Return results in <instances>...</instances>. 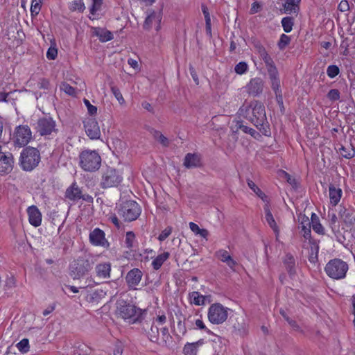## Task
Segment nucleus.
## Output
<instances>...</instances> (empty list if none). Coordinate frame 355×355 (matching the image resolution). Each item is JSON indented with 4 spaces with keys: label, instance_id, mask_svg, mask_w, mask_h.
Segmentation results:
<instances>
[{
    "label": "nucleus",
    "instance_id": "21",
    "mask_svg": "<svg viewBox=\"0 0 355 355\" xmlns=\"http://www.w3.org/2000/svg\"><path fill=\"white\" fill-rule=\"evenodd\" d=\"M338 216L347 227H352L355 224V211L350 209L340 206Z\"/></svg>",
    "mask_w": 355,
    "mask_h": 355
},
{
    "label": "nucleus",
    "instance_id": "15",
    "mask_svg": "<svg viewBox=\"0 0 355 355\" xmlns=\"http://www.w3.org/2000/svg\"><path fill=\"white\" fill-rule=\"evenodd\" d=\"M210 343H205L203 340L195 343H187L183 347L184 355H200L201 352L209 347Z\"/></svg>",
    "mask_w": 355,
    "mask_h": 355
},
{
    "label": "nucleus",
    "instance_id": "27",
    "mask_svg": "<svg viewBox=\"0 0 355 355\" xmlns=\"http://www.w3.org/2000/svg\"><path fill=\"white\" fill-rule=\"evenodd\" d=\"M343 195V191L340 188L336 187L333 184L329 187V196L330 203L333 206H336L340 200Z\"/></svg>",
    "mask_w": 355,
    "mask_h": 355
},
{
    "label": "nucleus",
    "instance_id": "57",
    "mask_svg": "<svg viewBox=\"0 0 355 355\" xmlns=\"http://www.w3.org/2000/svg\"><path fill=\"white\" fill-rule=\"evenodd\" d=\"M260 58L263 60L266 67L275 64L272 58L268 55L267 51L265 53L261 55Z\"/></svg>",
    "mask_w": 355,
    "mask_h": 355
},
{
    "label": "nucleus",
    "instance_id": "18",
    "mask_svg": "<svg viewBox=\"0 0 355 355\" xmlns=\"http://www.w3.org/2000/svg\"><path fill=\"white\" fill-rule=\"evenodd\" d=\"M142 329L145 331L148 339L153 343L161 344L159 343V328L155 324V322L144 321L142 322Z\"/></svg>",
    "mask_w": 355,
    "mask_h": 355
},
{
    "label": "nucleus",
    "instance_id": "26",
    "mask_svg": "<svg viewBox=\"0 0 355 355\" xmlns=\"http://www.w3.org/2000/svg\"><path fill=\"white\" fill-rule=\"evenodd\" d=\"M201 165L200 157L196 153H188L184 159V166L187 168L199 167Z\"/></svg>",
    "mask_w": 355,
    "mask_h": 355
},
{
    "label": "nucleus",
    "instance_id": "61",
    "mask_svg": "<svg viewBox=\"0 0 355 355\" xmlns=\"http://www.w3.org/2000/svg\"><path fill=\"white\" fill-rule=\"evenodd\" d=\"M280 313L291 326H292L293 327H297L296 322L291 319L288 316H287L284 311L281 310Z\"/></svg>",
    "mask_w": 355,
    "mask_h": 355
},
{
    "label": "nucleus",
    "instance_id": "25",
    "mask_svg": "<svg viewBox=\"0 0 355 355\" xmlns=\"http://www.w3.org/2000/svg\"><path fill=\"white\" fill-rule=\"evenodd\" d=\"M216 257L222 262L225 263L231 269L234 270V267L237 265V263L232 259L227 250H218L216 252Z\"/></svg>",
    "mask_w": 355,
    "mask_h": 355
},
{
    "label": "nucleus",
    "instance_id": "8",
    "mask_svg": "<svg viewBox=\"0 0 355 355\" xmlns=\"http://www.w3.org/2000/svg\"><path fill=\"white\" fill-rule=\"evenodd\" d=\"M123 180L119 171L112 168H107L102 173L100 185L103 189L116 187Z\"/></svg>",
    "mask_w": 355,
    "mask_h": 355
},
{
    "label": "nucleus",
    "instance_id": "49",
    "mask_svg": "<svg viewBox=\"0 0 355 355\" xmlns=\"http://www.w3.org/2000/svg\"><path fill=\"white\" fill-rule=\"evenodd\" d=\"M248 69V66L245 62H240L235 66L234 71L237 74L241 75L245 73Z\"/></svg>",
    "mask_w": 355,
    "mask_h": 355
},
{
    "label": "nucleus",
    "instance_id": "12",
    "mask_svg": "<svg viewBox=\"0 0 355 355\" xmlns=\"http://www.w3.org/2000/svg\"><path fill=\"white\" fill-rule=\"evenodd\" d=\"M252 117L251 123L256 127L261 126L266 121L265 107L263 103L259 101H254L252 102Z\"/></svg>",
    "mask_w": 355,
    "mask_h": 355
},
{
    "label": "nucleus",
    "instance_id": "44",
    "mask_svg": "<svg viewBox=\"0 0 355 355\" xmlns=\"http://www.w3.org/2000/svg\"><path fill=\"white\" fill-rule=\"evenodd\" d=\"M291 37L286 34H282L280 35L279 40L277 43L278 48L280 50H284L290 44Z\"/></svg>",
    "mask_w": 355,
    "mask_h": 355
},
{
    "label": "nucleus",
    "instance_id": "53",
    "mask_svg": "<svg viewBox=\"0 0 355 355\" xmlns=\"http://www.w3.org/2000/svg\"><path fill=\"white\" fill-rule=\"evenodd\" d=\"M83 102L87 108L88 113L90 115L94 116L97 114V107L92 105L89 100L84 98Z\"/></svg>",
    "mask_w": 355,
    "mask_h": 355
},
{
    "label": "nucleus",
    "instance_id": "52",
    "mask_svg": "<svg viewBox=\"0 0 355 355\" xmlns=\"http://www.w3.org/2000/svg\"><path fill=\"white\" fill-rule=\"evenodd\" d=\"M339 71V68L336 65H329L327 69V76L331 78L336 77Z\"/></svg>",
    "mask_w": 355,
    "mask_h": 355
},
{
    "label": "nucleus",
    "instance_id": "30",
    "mask_svg": "<svg viewBox=\"0 0 355 355\" xmlns=\"http://www.w3.org/2000/svg\"><path fill=\"white\" fill-rule=\"evenodd\" d=\"M264 212H265V218L266 220L269 225V226L272 229L274 232L277 235L279 232V230L277 223L274 219V217L270 210L269 205L266 204L264 206Z\"/></svg>",
    "mask_w": 355,
    "mask_h": 355
},
{
    "label": "nucleus",
    "instance_id": "34",
    "mask_svg": "<svg viewBox=\"0 0 355 355\" xmlns=\"http://www.w3.org/2000/svg\"><path fill=\"white\" fill-rule=\"evenodd\" d=\"M301 227L303 236L308 239L311 237V222L306 216H302Z\"/></svg>",
    "mask_w": 355,
    "mask_h": 355
},
{
    "label": "nucleus",
    "instance_id": "59",
    "mask_svg": "<svg viewBox=\"0 0 355 355\" xmlns=\"http://www.w3.org/2000/svg\"><path fill=\"white\" fill-rule=\"evenodd\" d=\"M338 9L340 12H346V11L349 10V6L348 1L346 0L341 1L338 6Z\"/></svg>",
    "mask_w": 355,
    "mask_h": 355
},
{
    "label": "nucleus",
    "instance_id": "20",
    "mask_svg": "<svg viewBox=\"0 0 355 355\" xmlns=\"http://www.w3.org/2000/svg\"><path fill=\"white\" fill-rule=\"evenodd\" d=\"M264 83L261 78H254L250 80L245 88L248 94L252 96H259L263 90Z\"/></svg>",
    "mask_w": 355,
    "mask_h": 355
},
{
    "label": "nucleus",
    "instance_id": "3",
    "mask_svg": "<svg viewBox=\"0 0 355 355\" xmlns=\"http://www.w3.org/2000/svg\"><path fill=\"white\" fill-rule=\"evenodd\" d=\"M116 313L124 320L130 323H135L140 320L142 310L132 304L119 300L117 302Z\"/></svg>",
    "mask_w": 355,
    "mask_h": 355
},
{
    "label": "nucleus",
    "instance_id": "7",
    "mask_svg": "<svg viewBox=\"0 0 355 355\" xmlns=\"http://www.w3.org/2000/svg\"><path fill=\"white\" fill-rule=\"evenodd\" d=\"M229 309L220 303H214L210 306L208 310V319L214 324L223 323L228 317Z\"/></svg>",
    "mask_w": 355,
    "mask_h": 355
},
{
    "label": "nucleus",
    "instance_id": "5",
    "mask_svg": "<svg viewBox=\"0 0 355 355\" xmlns=\"http://www.w3.org/2000/svg\"><path fill=\"white\" fill-rule=\"evenodd\" d=\"M348 264L340 259L330 260L324 268L327 275L331 279L339 280L346 277Z\"/></svg>",
    "mask_w": 355,
    "mask_h": 355
},
{
    "label": "nucleus",
    "instance_id": "11",
    "mask_svg": "<svg viewBox=\"0 0 355 355\" xmlns=\"http://www.w3.org/2000/svg\"><path fill=\"white\" fill-rule=\"evenodd\" d=\"M55 121L52 117L45 116L40 118L37 121L35 129L41 136L50 135L53 132H56Z\"/></svg>",
    "mask_w": 355,
    "mask_h": 355
},
{
    "label": "nucleus",
    "instance_id": "1",
    "mask_svg": "<svg viewBox=\"0 0 355 355\" xmlns=\"http://www.w3.org/2000/svg\"><path fill=\"white\" fill-rule=\"evenodd\" d=\"M96 261V257L91 253H84L70 265V275L73 279L84 277L92 269Z\"/></svg>",
    "mask_w": 355,
    "mask_h": 355
},
{
    "label": "nucleus",
    "instance_id": "33",
    "mask_svg": "<svg viewBox=\"0 0 355 355\" xmlns=\"http://www.w3.org/2000/svg\"><path fill=\"white\" fill-rule=\"evenodd\" d=\"M189 300L191 304L202 306L205 304L206 296L201 295L198 291H193L189 293Z\"/></svg>",
    "mask_w": 355,
    "mask_h": 355
},
{
    "label": "nucleus",
    "instance_id": "50",
    "mask_svg": "<svg viewBox=\"0 0 355 355\" xmlns=\"http://www.w3.org/2000/svg\"><path fill=\"white\" fill-rule=\"evenodd\" d=\"M92 4L89 9L90 14L94 15L97 11L100 10L103 0H92Z\"/></svg>",
    "mask_w": 355,
    "mask_h": 355
},
{
    "label": "nucleus",
    "instance_id": "46",
    "mask_svg": "<svg viewBox=\"0 0 355 355\" xmlns=\"http://www.w3.org/2000/svg\"><path fill=\"white\" fill-rule=\"evenodd\" d=\"M60 89L70 96H75L76 95L75 88L67 83H62L60 85Z\"/></svg>",
    "mask_w": 355,
    "mask_h": 355
},
{
    "label": "nucleus",
    "instance_id": "14",
    "mask_svg": "<svg viewBox=\"0 0 355 355\" xmlns=\"http://www.w3.org/2000/svg\"><path fill=\"white\" fill-rule=\"evenodd\" d=\"M15 159L10 152L0 153V175L9 174L14 168Z\"/></svg>",
    "mask_w": 355,
    "mask_h": 355
},
{
    "label": "nucleus",
    "instance_id": "39",
    "mask_svg": "<svg viewBox=\"0 0 355 355\" xmlns=\"http://www.w3.org/2000/svg\"><path fill=\"white\" fill-rule=\"evenodd\" d=\"M339 152L340 155L346 159H351L355 156V150L352 145H349L348 146H342L339 149Z\"/></svg>",
    "mask_w": 355,
    "mask_h": 355
},
{
    "label": "nucleus",
    "instance_id": "40",
    "mask_svg": "<svg viewBox=\"0 0 355 355\" xmlns=\"http://www.w3.org/2000/svg\"><path fill=\"white\" fill-rule=\"evenodd\" d=\"M281 23L284 32L290 33L294 26V19L291 17H285L282 18Z\"/></svg>",
    "mask_w": 355,
    "mask_h": 355
},
{
    "label": "nucleus",
    "instance_id": "6",
    "mask_svg": "<svg viewBox=\"0 0 355 355\" xmlns=\"http://www.w3.org/2000/svg\"><path fill=\"white\" fill-rule=\"evenodd\" d=\"M119 214L124 220L131 222L140 216L141 207L135 201L128 200L121 205Z\"/></svg>",
    "mask_w": 355,
    "mask_h": 355
},
{
    "label": "nucleus",
    "instance_id": "29",
    "mask_svg": "<svg viewBox=\"0 0 355 355\" xmlns=\"http://www.w3.org/2000/svg\"><path fill=\"white\" fill-rule=\"evenodd\" d=\"M284 265L289 276L293 278L296 275L295 260L293 255L287 254L283 259Z\"/></svg>",
    "mask_w": 355,
    "mask_h": 355
},
{
    "label": "nucleus",
    "instance_id": "48",
    "mask_svg": "<svg viewBox=\"0 0 355 355\" xmlns=\"http://www.w3.org/2000/svg\"><path fill=\"white\" fill-rule=\"evenodd\" d=\"M111 92L121 105L125 103V100L118 87L113 85L111 86Z\"/></svg>",
    "mask_w": 355,
    "mask_h": 355
},
{
    "label": "nucleus",
    "instance_id": "28",
    "mask_svg": "<svg viewBox=\"0 0 355 355\" xmlns=\"http://www.w3.org/2000/svg\"><path fill=\"white\" fill-rule=\"evenodd\" d=\"M300 1L301 0H286L283 4L284 12L297 15L300 10Z\"/></svg>",
    "mask_w": 355,
    "mask_h": 355
},
{
    "label": "nucleus",
    "instance_id": "23",
    "mask_svg": "<svg viewBox=\"0 0 355 355\" xmlns=\"http://www.w3.org/2000/svg\"><path fill=\"white\" fill-rule=\"evenodd\" d=\"M111 263L103 262L98 263L95 267L96 277L98 279H105L110 277Z\"/></svg>",
    "mask_w": 355,
    "mask_h": 355
},
{
    "label": "nucleus",
    "instance_id": "51",
    "mask_svg": "<svg viewBox=\"0 0 355 355\" xmlns=\"http://www.w3.org/2000/svg\"><path fill=\"white\" fill-rule=\"evenodd\" d=\"M236 126L237 128L241 130L243 132L250 134L252 136L257 133V131L254 129L243 125L241 121H238L236 123Z\"/></svg>",
    "mask_w": 355,
    "mask_h": 355
},
{
    "label": "nucleus",
    "instance_id": "38",
    "mask_svg": "<svg viewBox=\"0 0 355 355\" xmlns=\"http://www.w3.org/2000/svg\"><path fill=\"white\" fill-rule=\"evenodd\" d=\"M189 228L196 235H199L206 239L209 235V232L207 230L200 229L199 226L193 222L189 223Z\"/></svg>",
    "mask_w": 355,
    "mask_h": 355
},
{
    "label": "nucleus",
    "instance_id": "22",
    "mask_svg": "<svg viewBox=\"0 0 355 355\" xmlns=\"http://www.w3.org/2000/svg\"><path fill=\"white\" fill-rule=\"evenodd\" d=\"M28 221L34 227H38L42 223V214L39 209L35 206H31L27 209Z\"/></svg>",
    "mask_w": 355,
    "mask_h": 355
},
{
    "label": "nucleus",
    "instance_id": "62",
    "mask_svg": "<svg viewBox=\"0 0 355 355\" xmlns=\"http://www.w3.org/2000/svg\"><path fill=\"white\" fill-rule=\"evenodd\" d=\"M171 233V228L165 229L162 232V233L159 235V240L164 241L165 240Z\"/></svg>",
    "mask_w": 355,
    "mask_h": 355
},
{
    "label": "nucleus",
    "instance_id": "2",
    "mask_svg": "<svg viewBox=\"0 0 355 355\" xmlns=\"http://www.w3.org/2000/svg\"><path fill=\"white\" fill-rule=\"evenodd\" d=\"M40 159V153L37 148L25 147L20 153L19 165L24 171H32L38 166Z\"/></svg>",
    "mask_w": 355,
    "mask_h": 355
},
{
    "label": "nucleus",
    "instance_id": "43",
    "mask_svg": "<svg viewBox=\"0 0 355 355\" xmlns=\"http://www.w3.org/2000/svg\"><path fill=\"white\" fill-rule=\"evenodd\" d=\"M135 241V234L133 232L129 231L126 232L125 243L127 248L132 250L134 247Z\"/></svg>",
    "mask_w": 355,
    "mask_h": 355
},
{
    "label": "nucleus",
    "instance_id": "37",
    "mask_svg": "<svg viewBox=\"0 0 355 355\" xmlns=\"http://www.w3.org/2000/svg\"><path fill=\"white\" fill-rule=\"evenodd\" d=\"M311 223H312V228L314 232L319 234H324V229L323 226L320 224L318 220V217L314 213L311 215Z\"/></svg>",
    "mask_w": 355,
    "mask_h": 355
},
{
    "label": "nucleus",
    "instance_id": "55",
    "mask_svg": "<svg viewBox=\"0 0 355 355\" xmlns=\"http://www.w3.org/2000/svg\"><path fill=\"white\" fill-rule=\"evenodd\" d=\"M327 97L331 101H337L340 98V92L336 89H332L328 92Z\"/></svg>",
    "mask_w": 355,
    "mask_h": 355
},
{
    "label": "nucleus",
    "instance_id": "13",
    "mask_svg": "<svg viewBox=\"0 0 355 355\" xmlns=\"http://www.w3.org/2000/svg\"><path fill=\"white\" fill-rule=\"evenodd\" d=\"M89 240L92 245L100 246L105 249H109L110 244L105 238V232L100 228H95L89 235Z\"/></svg>",
    "mask_w": 355,
    "mask_h": 355
},
{
    "label": "nucleus",
    "instance_id": "16",
    "mask_svg": "<svg viewBox=\"0 0 355 355\" xmlns=\"http://www.w3.org/2000/svg\"><path fill=\"white\" fill-rule=\"evenodd\" d=\"M84 128L87 135L91 139H97L101 137L98 123L95 119L88 118L84 121Z\"/></svg>",
    "mask_w": 355,
    "mask_h": 355
},
{
    "label": "nucleus",
    "instance_id": "41",
    "mask_svg": "<svg viewBox=\"0 0 355 355\" xmlns=\"http://www.w3.org/2000/svg\"><path fill=\"white\" fill-rule=\"evenodd\" d=\"M248 187L263 200L266 198V196L262 191L255 184V183L250 180H247Z\"/></svg>",
    "mask_w": 355,
    "mask_h": 355
},
{
    "label": "nucleus",
    "instance_id": "42",
    "mask_svg": "<svg viewBox=\"0 0 355 355\" xmlns=\"http://www.w3.org/2000/svg\"><path fill=\"white\" fill-rule=\"evenodd\" d=\"M85 8L83 0H73L70 6L69 9L71 11L78 10L79 12H83Z\"/></svg>",
    "mask_w": 355,
    "mask_h": 355
},
{
    "label": "nucleus",
    "instance_id": "63",
    "mask_svg": "<svg viewBox=\"0 0 355 355\" xmlns=\"http://www.w3.org/2000/svg\"><path fill=\"white\" fill-rule=\"evenodd\" d=\"M123 351V346L121 343L117 344L114 349L113 355H122Z\"/></svg>",
    "mask_w": 355,
    "mask_h": 355
},
{
    "label": "nucleus",
    "instance_id": "19",
    "mask_svg": "<svg viewBox=\"0 0 355 355\" xmlns=\"http://www.w3.org/2000/svg\"><path fill=\"white\" fill-rule=\"evenodd\" d=\"M143 277L142 272L139 268H133L128 272L125 281L130 289L136 290Z\"/></svg>",
    "mask_w": 355,
    "mask_h": 355
},
{
    "label": "nucleus",
    "instance_id": "45",
    "mask_svg": "<svg viewBox=\"0 0 355 355\" xmlns=\"http://www.w3.org/2000/svg\"><path fill=\"white\" fill-rule=\"evenodd\" d=\"M42 0H32L31 12L33 16L38 15L41 10Z\"/></svg>",
    "mask_w": 355,
    "mask_h": 355
},
{
    "label": "nucleus",
    "instance_id": "10",
    "mask_svg": "<svg viewBox=\"0 0 355 355\" xmlns=\"http://www.w3.org/2000/svg\"><path fill=\"white\" fill-rule=\"evenodd\" d=\"M64 197L73 202L82 199L87 202L92 203L94 200L92 196L83 193L81 189L78 187L76 182L72 183L71 186L66 189Z\"/></svg>",
    "mask_w": 355,
    "mask_h": 355
},
{
    "label": "nucleus",
    "instance_id": "36",
    "mask_svg": "<svg viewBox=\"0 0 355 355\" xmlns=\"http://www.w3.org/2000/svg\"><path fill=\"white\" fill-rule=\"evenodd\" d=\"M169 253L168 252H165L162 254H159L156 258L153 259L152 261V266L155 270H159L163 263L168 259Z\"/></svg>",
    "mask_w": 355,
    "mask_h": 355
},
{
    "label": "nucleus",
    "instance_id": "35",
    "mask_svg": "<svg viewBox=\"0 0 355 355\" xmlns=\"http://www.w3.org/2000/svg\"><path fill=\"white\" fill-rule=\"evenodd\" d=\"M253 106H252V102L250 103H245L239 110L238 114L246 119L251 121L252 117V110Z\"/></svg>",
    "mask_w": 355,
    "mask_h": 355
},
{
    "label": "nucleus",
    "instance_id": "47",
    "mask_svg": "<svg viewBox=\"0 0 355 355\" xmlns=\"http://www.w3.org/2000/svg\"><path fill=\"white\" fill-rule=\"evenodd\" d=\"M17 347L22 353H26L29 350V341L24 338L17 344Z\"/></svg>",
    "mask_w": 355,
    "mask_h": 355
},
{
    "label": "nucleus",
    "instance_id": "4",
    "mask_svg": "<svg viewBox=\"0 0 355 355\" xmlns=\"http://www.w3.org/2000/svg\"><path fill=\"white\" fill-rule=\"evenodd\" d=\"M80 166L85 171H95L100 168L101 156L96 150H85L79 155Z\"/></svg>",
    "mask_w": 355,
    "mask_h": 355
},
{
    "label": "nucleus",
    "instance_id": "58",
    "mask_svg": "<svg viewBox=\"0 0 355 355\" xmlns=\"http://www.w3.org/2000/svg\"><path fill=\"white\" fill-rule=\"evenodd\" d=\"M275 95H276V99L277 101V103L281 107L282 110L284 109L283 105V98L282 94V90L280 88H278V90H274Z\"/></svg>",
    "mask_w": 355,
    "mask_h": 355
},
{
    "label": "nucleus",
    "instance_id": "56",
    "mask_svg": "<svg viewBox=\"0 0 355 355\" xmlns=\"http://www.w3.org/2000/svg\"><path fill=\"white\" fill-rule=\"evenodd\" d=\"M58 55V50L55 47H49L46 52V58L49 60H55Z\"/></svg>",
    "mask_w": 355,
    "mask_h": 355
},
{
    "label": "nucleus",
    "instance_id": "24",
    "mask_svg": "<svg viewBox=\"0 0 355 355\" xmlns=\"http://www.w3.org/2000/svg\"><path fill=\"white\" fill-rule=\"evenodd\" d=\"M269 78L271 81V87L273 90H278L280 88V80L279 73L275 64L266 67Z\"/></svg>",
    "mask_w": 355,
    "mask_h": 355
},
{
    "label": "nucleus",
    "instance_id": "54",
    "mask_svg": "<svg viewBox=\"0 0 355 355\" xmlns=\"http://www.w3.org/2000/svg\"><path fill=\"white\" fill-rule=\"evenodd\" d=\"M161 334L162 343L166 344L171 339V336L168 332V329L166 327H162L161 329Z\"/></svg>",
    "mask_w": 355,
    "mask_h": 355
},
{
    "label": "nucleus",
    "instance_id": "9",
    "mask_svg": "<svg viewBox=\"0 0 355 355\" xmlns=\"http://www.w3.org/2000/svg\"><path fill=\"white\" fill-rule=\"evenodd\" d=\"M32 132L27 125H21L15 128L14 132V143L15 146H26L32 139Z\"/></svg>",
    "mask_w": 355,
    "mask_h": 355
},
{
    "label": "nucleus",
    "instance_id": "31",
    "mask_svg": "<svg viewBox=\"0 0 355 355\" xmlns=\"http://www.w3.org/2000/svg\"><path fill=\"white\" fill-rule=\"evenodd\" d=\"M106 295V292L103 289H96L86 296V300L89 303H98Z\"/></svg>",
    "mask_w": 355,
    "mask_h": 355
},
{
    "label": "nucleus",
    "instance_id": "64",
    "mask_svg": "<svg viewBox=\"0 0 355 355\" xmlns=\"http://www.w3.org/2000/svg\"><path fill=\"white\" fill-rule=\"evenodd\" d=\"M141 106L143 108L148 110V112H150L151 113H154V109L148 102H147V101L142 102Z\"/></svg>",
    "mask_w": 355,
    "mask_h": 355
},
{
    "label": "nucleus",
    "instance_id": "17",
    "mask_svg": "<svg viewBox=\"0 0 355 355\" xmlns=\"http://www.w3.org/2000/svg\"><path fill=\"white\" fill-rule=\"evenodd\" d=\"M162 19V13L161 11L153 12L146 18L143 27L148 31L155 27L156 31H159L161 28Z\"/></svg>",
    "mask_w": 355,
    "mask_h": 355
},
{
    "label": "nucleus",
    "instance_id": "60",
    "mask_svg": "<svg viewBox=\"0 0 355 355\" xmlns=\"http://www.w3.org/2000/svg\"><path fill=\"white\" fill-rule=\"evenodd\" d=\"M234 331L240 336H244L246 334V327L245 324H241V326L236 327L234 325Z\"/></svg>",
    "mask_w": 355,
    "mask_h": 355
},
{
    "label": "nucleus",
    "instance_id": "32",
    "mask_svg": "<svg viewBox=\"0 0 355 355\" xmlns=\"http://www.w3.org/2000/svg\"><path fill=\"white\" fill-rule=\"evenodd\" d=\"M94 33L102 42H106L113 39V34L112 32L105 28H96Z\"/></svg>",
    "mask_w": 355,
    "mask_h": 355
}]
</instances>
